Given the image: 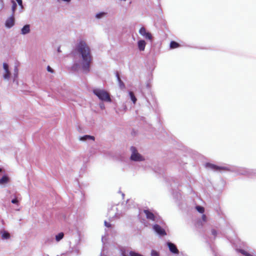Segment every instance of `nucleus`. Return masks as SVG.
Wrapping results in <instances>:
<instances>
[{
    "instance_id": "nucleus-42",
    "label": "nucleus",
    "mask_w": 256,
    "mask_h": 256,
    "mask_svg": "<svg viewBox=\"0 0 256 256\" xmlns=\"http://www.w3.org/2000/svg\"><path fill=\"white\" fill-rule=\"evenodd\" d=\"M104 225L105 226H106V228H111L112 225L110 223L108 222L106 220H105L104 222Z\"/></svg>"
},
{
    "instance_id": "nucleus-53",
    "label": "nucleus",
    "mask_w": 256,
    "mask_h": 256,
    "mask_svg": "<svg viewBox=\"0 0 256 256\" xmlns=\"http://www.w3.org/2000/svg\"><path fill=\"white\" fill-rule=\"evenodd\" d=\"M100 256H102V254L100 255Z\"/></svg>"
},
{
    "instance_id": "nucleus-44",
    "label": "nucleus",
    "mask_w": 256,
    "mask_h": 256,
    "mask_svg": "<svg viewBox=\"0 0 256 256\" xmlns=\"http://www.w3.org/2000/svg\"><path fill=\"white\" fill-rule=\"evenodd\" d=\"M46 70H47L50 72V73H54V70L50 66H48L46 68Z\"/></svg>"
},
{
    "instance_id": "nucleus-1",
    "label": "nucleus",
    "mask_w": 256,
    "mask_h": 256,
    "mask_svg": "<svg viewBox=\"0 0 256 256\" xmlns=\"http://www.w3.org/2000/svg\"><path fill=\"white\" fill-rule=\"evenodd\" d=\"M75 50L82 59V68L86 74L89 72H90V62L92 60L89 46L84 41L81 40L76 46ZM80 68V64L75 62L71 66L70 69L72 71L76 72Z\"/></svg>"
},
{
    "instance_id": "nucleus-33",
    "label": "nucleus",
    "mask_w": 256,
    "mask_h": 256,
    "mask_svg": "<svg viewBox=\"0 0 256 256\" xmlns=\"http://www.w3.org/2000/svg\"><path fill=\"white\" fill-rule=\"evenodd\" d=\"M150 84H146V88H147V90L148 91V92L150 93L148 94V96H150L154 100H155V98L154 97V96L152 95L151 91H150Z\"/></svg>"
},
{
    "instance_id": "nucleus-21",
    "label": "nucleus",
    "mask_w": 256,
    "mask_h": 256,
    "mask_svg": "<svg viewBox=\"0 0 256 256\" xmlns=\"http://www.w3.org/2000/svg\"><path fill=\"white\" fill-rule=\"evenodd\" d=\"M194 224L198 229L200 230H201V229L204 226V224L202 222L200 218H198L196 220Z\"/></svg>"
},
{
    "instance_id": "nucleus-37",
    "label": "nucleus",
    "mask_w": 256,
    "mask_h": 256,
    "mask_svg": "<svg viewBox=\"0 0 256 256\" xmlns=\"http://www.w3.org/2000/svg\"><path fill=\"white\" fill-rule=\"evenodd\" d=\"M151 256H160V253L158 251L155 250H152L150 252Z\"/></svg>"
},
{
    "instance_id": "nucleus-17",
    "label": "nucleus",
    "mask_w": 256,
    "mask_h": 256,
    "mask_svg": "<svg viewBox=\"0 0 256 256\" xmlns=\"http://www.w3.org/2000/svg\"><path fill=\"white\" fill-rule=\"evenodd\" d=\"M142 94L146 101V102H147L146 104V106L149 108V110H150L151 108L154 109L152 104L150 100H152L153 102H155L156 100H154L150 96H149L150 98H148L144 93Z\"/></svg>"
},
{
    "instance_id": "nucleus-24",
    "label": "nucleus",
    "mask_w": 256,
    "mask_h": 256,
    "mask_svg": "<svg viewBox=\"0 0 256 256\" xmlns=\"http://www.w3.org/2000/svg\"><path fill=\"white\" fill-rule=\"evenodd\" d=\"M11 2L12 4V14L11 15H13L14 16V13L16 10L18 4L14 0H11Z\"/></svg>"
},
{
    "instance_id": "nucleus-34",
    "label": "nucleus",
    "mask_w": 256,
    "mask_h": 256,
    "mask_svg": "<svg viewBox=\"0 0 256 256\" xmlns=\"http://www.w3.org/2000/svg\"><path fill=\"white\" fill-rule=\"evenodd\" d=\"M196 209L200 214H203V213L204 212V208L203 206H196Z\"/></svg>"
},
{
    "instance_id": "nucleus-26",
    "label": "nucleus",
    "mask_w": 256,
    "mask_h": 256,
    "mask_svg": "<svg viewBox=\"0 0 256 256\" xmlns=\"http://www.w3.org/2000/svg\"><path fill=\"white\" fill-rule=\"evenodd\" d=\"M180 44L174 40H172L170 44V47L171 49L176 48L179 47Z\"/></svg>"
},
{
    "instance_id": "nucleus-29",
    "label": "nucleus",
    "mask_w": 256,
    "mask_h": 256,
    "mask_svg": "<svg viewBox=\"0 0 256 256\" xmlns=\"http://www.w3.org/2000/svg\"><path fill=\"white\" fill-rule=\"evenodd\" d=\"M106 14H107V12H100L97 13L96 14L95 17L97 19H100V18H102L103 17H104L105 16H106Z\"/></svg>"
},
{
    "instance_id": "nucleus-2",
    "label": "nucleus",
    "mask_w": 256,
    "mask_h": 256,
    "mask_svg": "<svg viewBox=\"0 0 256 256\" xmlns=\"http://www.w3.org/2000/svg\"><path fill=\"white\" fill-rule=\"evenodd\" d=\"M228 172H234L238 175H243L250 178L256 177V169H248L234 166H228Z\"/></svg>"
},
{
    "instance_id": "nucleus-25",
    "label": "nucleus",
    "mask_w": 256,
    "mask_h": 256,
    "mask_svg": "<svg viewBox=\"0 0 256 256\" xmlns=\"http://www.w3.org/2000/svg\"><path fill=\"white\" fill-rule=\"evenodd\" d=\"M156 220L154 221V222L158 223V224H159L162 225V224H164V221L162 220V218L157 213H156Z\"/></svg>"
},
{
    "instance_id": "nucleus-49",
    "label": "nucleus",
    "mask_w": 256,
    "mask_h": 256,
    "mask_svg": "<svg viewBox=\"0 0 256 256\" xmlns=\"http://www.w3.org/2000/svg\"><path fill=\"white\" fill-rule=\"evenodd\" d=\"M57 52H61V50H60V46H59V47L58 48V49H57Z\"/></svg>"
},
{
    "instance_id": "nucleus-35",
    "label": "nucleus",
    "mask_w": 256,
    "mask_h": 256,
    "mask_svg": "<svg viewBox=\"0 0 256 256\" xmlns=\"http://www.w3.org/2000/svg\"><path fill=\"white\" fill-rule=\"evenodd\" d=\"M3 68L6 73H8V72H10L9 70L8 64L6 62L3 63Z\"/></svg>"
},
{
    "instance_id": "nucleus-43",
    "label": "nucleus",
    "mask_w": 256,
    "mask_h": 256,
    "mask_svg": "<svg viewBox=\"0 0 256 256\" xmlns=\"http://www.w3.org/2000/svg\"><path fill=\"white\" fill-rule=\"evenodd\" d=\"M16 1L17 2L18 5L20 7V8H22L23 7L22 0H16Z\"/></svg>"
},
{
    "instance_id": "nucleus-23",
    "label": "nucleus",
    "mask_w": 256,
    "mask_h": 256,
    "mask_svg": "<svg viewBox=\"0 0 256 256\" xmlns=\"http://www.w3.org/2000/svg\"><path fill=\"white\" fill-rule=\"evenodd\" d=\"M236 250L238 252L241 254L243 256H254L252 254H250V252L244 249L238 248Z\"/></svg>"
},
{
    "instance_id": "nucleus-50",
    "label": "nucleus",
    "mask_w": 256,
    "mask_h": 256,
    "mask_svg": "<svg viewBox=\"0 0 256 256\" xmlns=\"http://www.w3.org/2000/svg\"><path fill=\"white\" fill-rule=\"evenodd\" d=\"M214 256H220V255H219L218 254H217L216 252H214Z\"/></svg>"
},
{
    "instance_id": "nucleus-46",
    "label": "nucleus",
    "mask_w": 256,
    "mask_h": 256,
    "mask_svg": "<svg viewBox=\"0 0 256 256\" xmlns=\"http://www.w3.org/2000/svg\"><path fill=\"white\" fill-rule=\"evenodd\" d=\"M4 6V2L2 0H0V11L2 9Z\"/></svg>"
},
{
    "instance_id": "nucleus-41",
    "label": "nucleus",
    "mask_w": 256,
    "mask_h": 256,
    "mask_svg": "<svg viewBox=\"0 0 256 256\" xmlns=\"http://www.w3.org/2000/svg\"><path fill=\"white\" fill-rule=\"evenodd\" d=\"M79 250L77 248H72V252L75 254H76V255H78L79 254Z\"/></svg>"
},
{
    "instance_id": "nucleus-15",
    "label": "nucleus",
    "mask_w": 256,
    "mask_h": 256,
    "mask_svg": "<svg viewBox=\"0 0 256 256\" xmlns=\"http://www.w3.org/2000/svg\"><path fill=\"white\" fill-rule=\"evenodd\" d=\"M138 48L140 51H144L146 45V42L144 40H140L137 42Z\"/></svg>"
},
{
    "instance_id": "nucleus-4",
    "label": "nucleus",
    "mask_w": 256,
    "mask_h": 256,
    "mask_svg": "<svg viewBox=\"0 0 256 256\" xmlns=\"http://www.w3.org/2000/svg\"><path fill=\"white\" fill-rule=\"evenodd\" d=\"M130 150L132 152L130 158L131 161L140 162L144 160V157L138 152L136 147L131 146L130 148Z\"/></svg>"
},
{
    "instance_id": "nucleus-51",
    "label": "nucleus",
    "mask_w": 256,
    "mask_h": 256,
    "mask_svg": "<svg viewBox=\"0 0 256 256\" xmlns=\"http://www.w3.org/2000/svg\"><path fill=\"white\" fill-rule=\"evenodd\" d=\"M2 171V168H0V172H1Z\"/></svg>"
},
{
    "instance_id": "nucleus-48",
    "label": "nucleus",
    "mask_w": 256,
    "mask_h": 256,
    "mask_svg": "<svg viewBox=\"0 0 256 256\" xmlns=\"http://www.w3.org/2000/svg\"><path fill=\"white\" fill-rule=\"evenodd\" d=\"M105 236H102V242L103 244H104V238Z\"/></svg>"
},
{
    "instance_id": "nucleus-52",
    "label": "nucleus",
    "mask_w": 256,
    "mask_h": 256,
    "mask_svg": "<svg viewBox=\"0 0 256 256\" xmlns=\"http://www.w3.org/2000/svg\"><path fill=\"white\" fill-rule=\"evenodd\" d=\"M124 194H122V196L124 197Z\"/></svg>"
},
{
    "instance_id": "nucleus-12",
    "label": "nucleus",
    "mask_w": 256,
    "mask_h": 256,
    "mask_svg": "<svg viewBox=\"0 0 256 256\" xmlns=\"http://www.w3.org/2000/svg\"><path fill=\"white\" fill-rule=\"evenodd\" d=\"M79 140L82 142H86L89 140L94 141L95 137L92 135L85 134L83 136H80Z\"/></svg>"
},
{
    "instance_id": "nucleus-10",
    "label": "nucleus",
    "mask_w": 256,
    "mask_h": 256,
    "mask_svg": "<svg viewBox=\"0 0 256 256\" xmlns=\"http://www.w3.org/2000/svg\"><path fill=\"white\" fill-rule=\"evenodd\" d=\"M144 212L146 214V218L147 219L151 220L152 221H154L156 220V213L152 212L151 210L149 209L144 210Z\"/></svg>"
},
{
    "instance_id": "nucleus-36",
    "label": "nucleus",
    "mask_w": 256,
    "mask_h": 256,
    "mask_svg": "<svg viewBox=\"0 0 256 256\" xmlns=\"http://www.w3.org/2000/svg\"><path fill=\"white\" fill-rule=\"evenodd\" d=\"M11 202L13 204L18 205L19 204V200L18 199V198L15 195L14 198H12L11 200Z\"/></svg>"
},
{
    "instance_id": "nucleus-18",
    "label": "nucleus",
    "mask_w": 256,
    "mask_h": 256,
    "mask_svg": "<svg viewBox=\"0 0 256 256\" xmlns=\"http://www.w3.org/2000/svg\"><path fill=\"white\" fill-rule=\"evenodd\" d=\"M54 242V237L53 236H47L44 239V244L46 245L52 244Z\"/></svg>"
},
{
    "instance_id": "nucleus-6",
    "label": "nucleus",
    "mask_w": 256,
    "mask_h": 256,
    "mask_svg": "<svg viewBox=\"0 0 256 256\" xmlns=\"http://www.w3.org/2000/svg\"><path fill=\"white\" fill-rule=\"evenodd\" d=\"M152 230L160 237H162L166 235V232L165 230L160 226L159 224H154L152 226Z\"/></svg>"
},
{
    "instance_id": "nucleus-13",
    "label": "nucleus",
    "mask_w": 256,
    "mask_h": 256,
    "mask_svg": "<svg viewBox=\"0 0 256 256\" xmlns=\"http://www.w3.org/2000/svg\"><path fill=\"white\" fill-rule=\"evenodd\" d=\"M116 77V80L118 82L119 87L120 89L122 90L126 88L124 83L121 80L119 73L118 71L115 72Z\"/></svg>"
},
{
    "instance_id": "nucleus-5",
    "label": "nucleus",
    "mask_w": 256,
    "mask_h": 256,
    "mask_svg": "<svg viewBox=\"0 0 256 256\" xmlns=\"http://www.w3.org/2000/svg\"><path fill=\"white\" fill-rule=\"evenodd\" d=\"M204 167L207 169L211 170L214 172H220L222 170L227 171L228 166H219L209 162L204 164Z\"/></svg>"
},
{
    "instance_id": "nucleus-19",
    "label": "nucleus",
    "mask_w": 256,
    "mask_h": 256,
    "mask_svg": "<svg viewBox=\"0 0 256 256\" xmlns=\"http://www.w3.org/2000/svg\"><path fill=\"white\" fill-rule=\"evenodd\" d=\"M0 234H1L2 240H8L10 237L9 232L4 230H0Z\"/></svg>"
},
{
    "instance_id": "nucleus-27",
    "label": "nucleus",
    "mask_w": 256,
    "mask_h": 256,
    "mask_svg": "<svg viewBox=\"0 0 256 256\" xmlns=\"http://www.w3.org/2000/svg\"><path fill=\"white\" fill-rule=\"evenodd\" d=\"M64 237V233L63 232H60L55 236V240L56 242H58L61 240Z\"/></svg>"
},
{
    "instance_id": "nucleus-39",
    "label": "nucleus",
    "mask_w": 256,
    "mask_h": 256,
    "mask_svg": "<svg viewBox=\"0 0 256 256\" xmlns=\"http://www.w3.org/2000/svg\"><path fill=\"white\" fill-rule=\"evenodd\" d=\"M211 234L214 236V239H215L216 237L217 236L218 232L214 228H212L211 230Z\"/></svg>"
},
{
    "instance_id": "nucleus-40",
    "label": "nucleus",
    "mask_w": 256,
    "mask_h": 256,
    "mask_svg": "<svg viewBox=\"0 0 256 256\" xmlns=\"http://www.w3.org/2000/svg\"><path fill=\"white\" fill-rule=\"evenodd\" d=\"M200 219L204 224H205L207 222V216L204 214H202Z\"/></svg>"
},
{
    "instance_id": "nucleus-9",
    "label": "nucleus",
    "mask_w": 256,
    "mask_h": 256,
    "mask_svg": "<svg viewBox=\"0 0 256 256\" xmlns=\"http://www.w3.org/2000/svg\"><path fill=\"white\" fill-rule=\"evenodd\" d=\"M14 16L11 15L6 20L4 26L7 28H10L14 25Z\"/></svg>"
},
{
    "instance_id": "nucleus-47",
    "label": "nucleus",
    "mask_w": 256,
    "mask_h": 256,
    "mask_svg": "<svg viewBox=\"0 0 256 256\" xmlns=\"http://www.w3.org/2000/svg\"><path fill=\"white\" fill-rule=\"evenodd\" d=\"M132 136H136V132L134 130L132 132Z\"/></svg>"
},
{
    "instance_id": "nucleus-38",
    "label": "nucleus",
    "mask_w": 256,
    "mask_h": 256,
    "mask_svg": "<svg viewBox=\"0 0 256 256\" xmlns=\"http://www.w3.org/2000/svg\"><path fill=\"white\" fill-rule=\"evenodd\" d=\"M10 72H8V73H6L3 74V78L4 80H8L10 78Z\"/></svg>"
},
{
    "instance_id": "nucleus-32",
    "label": "nucleus",
    "mask_w": 256,
    "mask_h": 256,
    "mask_svg": "<svg viewBox=\"0 0 256 256\" xmlns=\"http://www.w3.org/2000/svg\"><path fill=\"white\" fill-rule=\"evenodd\" d=\"M138 218L141 223L144 224V226H147L148 225V221L144 218H141L140 214L138 215Z\"/></svg>"
},
{
    "instance_id": "nucleus-11",
    "label": "nucleus",
    "mask_w": 256,
    "mask_h": 256,
    "mask_svg": "<svg viewBox=\"0 0 256 256\" xmlns=\"http://www.w3.org/2000/svg\"><path fill=\"white\" fill-rule=\"evenodd\" d=\"M140 120L144 123V127L146 130L152 132L154 128L152 126V124L148 123L146 121V118L144 116H142Z\"/></svg>"
},
{
    "instance_id": "nucleus-3",
    "label": "nucleus",
    "mask_w": 256,
    "mask_h": 256,
    "mask_svg": "<svg viewBox=\"0 0 256 256\" xmlns=\"http://www.w3.org/2000/svg\"><path fill=\"white\" fill-rule=\"evenodd\" d=\"M92 93L102 102H112L110 94L104 89L94 88L92 90Z\"/></svg>"
},
{
    "instance_id": "nucleus-30",
    "label": "nucleus",
    "mask_w": 256,
    "mask_h": 256,
    "mask_svg": "<svg viewBox=\"0 0 256 256\" xmlns=\"http://www.w3.org/2000/svg\"><path fill=\"white\" fill-rule=\"evenodd\" d=\"M18 68L16 66H14V79L13 82H15L16 78H18Z\"/></svg>"
},
{
    "instance_id": "nucleus-16",
    "label": "nucleus",
    "mask_w": 256,
    "mask_h": 256,
    "mask_svg": "<svg viewBox=\"0 0 256 256\" xmlns=\"http://www.w3.org/2000/svg\"><path fill=\"white\" fill-rule=\"evenodd\" d=\"M172 194L174 198L176 200L178 201L180 200V198L181 197L180 193L176 190L172 188Z\"/></svg>"
},
{
    "instance_id": "nucleus-20",
    "label": "nucleus",
    "mask_w": 256,
    "mask_h": 256,
    "mask_svg": "<svg viewBox=\"0 0 256 256\" xmlns=\"http://www.w3.org/2000/svg\"><path fill=\"white\" fill-rule=\"evenodd\" d=\"M10 181V178L8 176L4 174L2 176L1 178H0V184H8Z\"/></svg>"
},
{
    "instance_id": "nucleus-22",
    "label": "nucleus",
    "mask_w": 256,
    "mask_h": 256,
    "mask_svg": "<svg viewBox=\"0 0 256 256\" xmlns=\"http://www.w3.org/2000/svg\"><path fill=\"white\" fill-rule=\"evenodd\" d=\"M128 96L132 103L134 104L137 101V98L135 96L134 93L132 91H128Z\"/></svg>"
},
{
    "instance_id": "nucleus-28",
    "label": "nucleus",
    "mask_w": 256,
    "mask_h": 256,
    "mask_svg": "<svg viewBox=\"0 0 256 256\" xmlns=\"http://www.w3.org/2000/svg\"><path fill=\"white\" fill-rule=\"evenodd\" d=\"M119 250L121 256H129L127 254V252L124 247L120 246Z\"/></svg>"
},
{
    "instance_id": "nucleus-8",
    "label": "nucleus",
    "mask_w": 256,
    "mask_h": 256,
    "mask_svg": "<svg viewBox=\"0 0 256 256\" xmlns=\"http://www.w3.org/2000/svg\"><path fill=\"white\" fill-rule=\"evenodd\" d=\"M140 34L142 36L144 37L146 39L150 40L152 42V34L147 31L144 27H142L139 30Z\"/></svg>"
},
{
    "instance_id": "nucleus-45",
    "label": "nucleus",
    "mask_w": 256,
    "mask_h": 256,
    "mask_svg": "<svg viewBox=\"0 0 256 256\" xmlns=\"http://www.w3.org/2000/svg\"><path fill=\"white\" fill-rule=\"evenodd\" d=\"M99 106L101 110L105 109V106L103 102H101L99 104Z\"/></svg>"
},
{
    "instance_id": "nucleus-31",
    "label": "nucleus",
    "mask_w": 256,
    "mask_h": 256,
    "mask_svg": "<svg viewBox=\"0 0 256 256\" xmlns=\"http://www.w3.org/2000/svg\"><path fill=\"white\" fill-rule=\"evenodd\" d=\"M129 256H144L135 250H130L129 252Z\"/></svg>"
},
{
    "instance_id": "nucleus-14",
    "label": "nucleus",
    "mask_w": 256,
    "mask_h": 256,
    "mask_svg": "<svg viewBox=\"0 0 256 256\" xmlns=\"http://www.w3.org/2000/svg\"><path fill=\"white\" fill-rule=\"evenodd\" d=\"M30 32V27L29 24H24L20 30V34L22 35H26L29 34Z\"/></svg>"
},
{
    "instance_id": "nucleus-7",
    "label": "nucleus",
    "mask_w": 256,
    "mask_h": 256,
    "mask_svg": "<svg viewBox=\"0 0 256 256\" xmlns=\"http://www.w3.org/2000/svg\"><path fill=\"white\" fill-rule=\"evenodd\" d=\"M166 244L171 253L175 254H179V250L178 249L176 244L170 241H168Z\"/></svg>"
}]
</instances>
